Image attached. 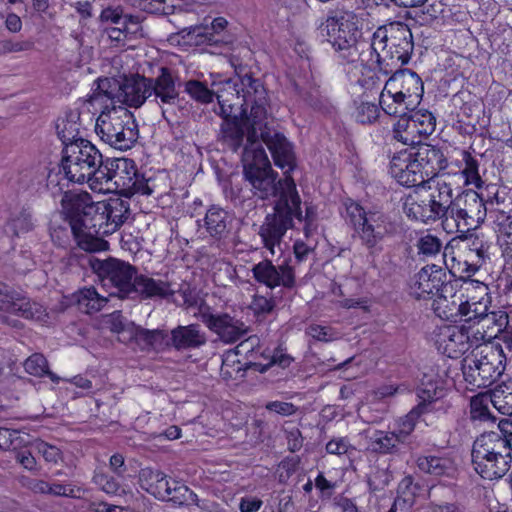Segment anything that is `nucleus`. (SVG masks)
Listing matches in <instances>:
<instances>
[{
  "label": "nucleus",
  "instance_id": "nucleus-27",
  "mask_svg": "<svg viewBox=\"0 0 512 512\" xmlns=\"http://www.w3.org/2000/svg\"><path fill=\"white\" fill-rule=\"evenodd\" d=\"M175 293L176 290L169 281L155 279L144 274H136L129 299H166Z\"/></svg>",
  "mask_w": 512,
  "mask_h": 512
},
{
  "label": "nucleus",
  "instance_id": "nucleus-1",
  "mask_svg": "<svg viewBox=\"0 0 512 512\" xmlns=\"http://www.w3.org/2000/svg\"><path fill=\"white\" fill-rule=\"evenodd\" d=\"M236 76L227 81V90L235 92L240 100L237 104L241 107L242 114L246 115L250 110L252 130L249 132V144L244 152L245 177L251 182L253 188L260 194L271 191L272 179L267 175L270 170V161L267 154L257 141V130L266 125L267 120L272 119L268 113L269 98L263 82L254 78L246 67L235 69Z\"/></svg>",
  "mask_w": 512,
  "mask_h": 512
},
{
  "label": "nucleus",
  "instance_id": "nucleus-11",
  "mask_svg": "<svg viewBox=\"0 0 512 512\" xmlns=\"http://www.w3.org/2000/svg\"><path fill=\"white\" fill-rule=\"evenodd\" d=\"M87 261L102 287L107 290L108 297L126 299L131 296L133 280L137 274L134 266L111 257L100 259L89 256Z\"/></svg>",
  "mask_w": 512,
  "mask_h": 512
},
{
  "label": "nucleus",
  "instance_id": "nucleus-41",
  "mask_svg": "<svg viewBox=\"0 0 512 512\" xmlns=\"http://www.w3.org/2000/svg\"><path fill=\"white\" fill-rule=\"evenodd\" d=\"M416 394L419 399L416 406H422L423 413L428 414L433 411V404L443 397V389L437 383L428 381L417 388Z\"/></svg>",
  "mask_w": 512,
  "mask_h": 512
},
{
  "label": "nucleus",
  "instance_id": "nucleus-42",
  "mask_svg": "<svg viewBox=\"0 0 512 512\" xmlns=\"http://www.w3.org/2000/svg\"><path fill=\"white\" fill-rule=\"evenodd\" d=\"M393 479L392 472L388 467L374 465L367 474V484L370 493L377 495L384 492Z\"/></svg>",
  "mask_w": 512,
  "mask_h": 512
},
{
  "label": "nucleus",
  "instance_id": "nucleus-63",
  "mask_svg": "<svg viewBox=\"0 0 512 512\" xmlns=\"http://www.w3.org/2000/svg\"><path fill=\"white\" fill-rule=\"evenodd\" d=\"M93 481L107 494L116 495L122 490L119 482L113 476L105 473H96Z\"/></svg>",
  "mask_w": 512,
  "mask_h": 512
},
{
  "label": "nucleus",
  "instance_id": "nucleus-8",
  "mask_svg": "<svg viewBox=\"0 0 512 512\" xmlns=\"http://www.w3.org/2000/svg\"><path fill=\"white\" fill-rule=\"evenodd\" d=\"M100 151L88 140L67 145L63 149L62 170L66 178L75 183H89L92 189H97L96 174L103 165Z\"/></svg>",
  "mask_w": 512,
  "mask_h": 512
},
{
  "label": "nucleus",
  "instance_id": "nucleus-23",
  "mask_svg": "<svg viewBox=\"0 0 512 512\" xmlns=\"http://www.w3.org/2000/svg\"><path fill=\"white\" fill-rule=\"evenodd\" d=\"M414 164H416V162L411 152L402 150L392 157L389 173L402 186L418 188L423 185L426 180L420 168L418 166L415 168Z\"/></svg>",
  "mask_w": 512,
  "mask_h": 512
},
{
  "label": "nucleus",
  "instance_id": "nucleus-50",
  "mask_svg": "<svg viewBox=\"0 0 512 512\" xmlns=\"http://www.w3.org/2000/svg\"><path fill=\"white\" fill-rule=\"evenodd\" d=\"M410 115L412 116V122L416 123L423 137H427L435 131L436 118L430 111L416 110L415 108L410 112Z\"/></svg>",
  "mask_w": 512,
  "mask_h": 512
},
{
  "label": "nucleus",
  "instance_id": "nucleus-46",
  "mask_svg": "<svg viewBox=\"0 0 512 512\" xmlns=\"http://www.w3.org/2000/svg\"><path fill=\"white\" fill-rule=\"evenodd\" d=\"M25 371L35 377L48 376L53 382H58L59 378L49 370L48 362L44 355L34 353L24 362Z\"/></svg>",
  "mask_w": 512,
  "mask_h": 512
},
{
  "label": "nucleus",
  "instance_id": "nucleus-20",
  "mask_svg": "<svg viewBox=\"0 0 512 512\" xmlns=\"http://www.w3.org/2000/svg\"><path fill=\"white\" fill-rule=\"evenodd\" d=\"M388 90L396 91L411 103L419 105L424 93L423 82L419 75L410 69L396 68L391 77L386 81Z\"/></svg>",
  "mask_w": 512,
  "mask_h": 512
},
{
  "label": "nucleus",
  "instance_id": "nucleus-3",
  "mask_svg": "<svg viewBox=\"0 0 512 512\" xmlns=\"http://www.w3.org/2000/svg\"><path fill=\"white\" fill-rule=\"evenodd\" d=\"M413 48L411 30L406 24L398 22L392 23L388 28H378L367 46V52L379 71L388 75L409 62Z\"/></svg>",
  "mask_w": 512,
  "mask_h": 512
},
{
  "label": "nucleus",
  "instance_id": "nucleus-56",
  "mask_svg": "<svg viewBox=\"0 0 512 512\" xmlns=\"http://www.w3.org/2000/svg\"><path fill=\"white\" fill-rule=\"evenodd\" d=\"M34 48V42L31 40H16L13 38L0 39V56L11 53H20L30 51Z\"/></svg>",
  "mask_w": 512,
  "mask_h": 512
},
{
  "label": "nucleus",
  "instance_id": "nucleus-31",
  "mask_svg": "<svg viewBox=\"0 0 512 512\" xmlns=\"http://www.w3.org/2000/svg\"><path fill=\"white\" fill-rule=\"evenodd\" d=\"M205 343V333L198 324L179 325L170 331V347L177 351L198 349Z\"/></svg>",
  "mask_w": 512,
  "mask_h": 512
},
{
  "label": "nucleus",
  "instance_id": "nucleus-22",
  "mask_svg": "<svg viewBox=\"0 0 512 512\" xmlns=\"http://www.w3.org/2000/svg\"><path fill=\"white\" fill-rule=\"evenodd\" d=\"M95 203L88 192L68 191L64 193L61 199L62 212L69 220L75 236L79 235L82 220L89 216V208L93 207Z\"/></svg>",
  "mask_w": 512,
  "mask_h": 512
},
{
  "label": "nucleus",
  "instance_id": "nucleus-37",
  "mask_svg": "<svg viewBox=\"0 0 512 512\" xmlns=\"http://www.w3.org/2000/svg\"><path fill=\"white\" fill-rule=\"evenodd\" d=\"M141 487L158 499H166L167 489H169V480L166 475L151 468L141 469L139 473Z\"/></svg>",
  "mask_w": 512,
  "mask_h": 512
},
{
  "label": "nucleus",
  "instance_id": "nucleus-43",
  "mask_svg": "<svg viewBox=\"0 0 512 512\" xmlns=\"http://www.w3.org/2000/svg\"><path fill=\"white\" fill-rule=\"evenodd\" d=\"M422 415H425L423 413V407L415 406L405 416L400 417L396 421V427L393 431L403 443H405L408 437L413 433Z\"/></svg>",
  "mask_w": 512,
  "mask_h": 512
},
{
  "label": "nucleus",
  "instance_id": "nucleus-62",
  "mask_svg": "<svg viewBox=\"0 0 512 512\" xmlns=\"http://www.w3.org/2000/svg\"><path fill=\"white\" fill-rule=\"evenodd\" d=\"M275 303L271 297L255 294L249 308L256 316H265L272 312Z\"/></svg>",
  "mask_w": 512,
  "mask_h": 512
},
{
  "label": "nucleus",
  "instance_id": "nucleus-53",
  "mask_svg": "<svg viewBox=\"0 0 512 512\" xmlns=\"http://www.w3.org/2000/svg\"><path fill=\"white\" fill-rule=\"evenodd\" d=\"M185 91L195 101L207 104L213 101L214 92L204 83L197 80H189L185 83Z\"/></svg>",
  "mask_w": 512,
  "mask_h": 512
},
{
  "label": "nucleus",
  "instance_id": "nucleus-45",
  "mask_svg": "<svg viewBox=\"0 0 512 512\" xmlns=\"http://www.w3.org/2000/svg\"><path fill=\"white\" fill-rule=\"evenodd\" d=\"M105 205V215L108 218L110 230L115 232L128 218V203L121 199H114L110 202H105Z\"/></svg>",
  "mask_w": 512,
  "mask_h": 512
},
{
  "label": "nucleus",
  "instance_id": "nucleus-12",
  "mask_svg": "<svg viewBox=\"0 0 512 512\" xmlns=\"http://www.w3.org/2000/svg\"><path fill=\"white\" fill-rule=\"evenodd\" d=\"M494 435L483 433L473 443L471 457L475 471L484 479L503 477L510 469L512 457L504 454Z\"/></svg>",
  "mask_w": 512,
  "mask_h": 512
},
{
  "label": "nucleus",
  "instance_id": "nucleus-19",
  "mask_svg": "<svg viewBox=\"0 0 512 512\" xmlns=\"http://www.w3.org/2000/svg\"><path fill=\"white\" fill-rule=\"evenodd\" d=\"M252 274L257 282L270 289L278 286L293 289L296 285L294 268L287 261L275 266L270 260H262L253 266Z\"/></svg>",
  "mask_w": 512,
  "mask_h": 512
},
{
  "label": "nucleus",
  "instance_id": "nucleus-13",
  "mask_svg": "<svg viewBox=\"0 0 512 512\" xmlns=\"http://www.w3.org/2000/svg\"><path fill=\"white\" fill-rule=\"evenodd\" d=\"M178 78L168 67H160L156 77H148L150 102L160 109L164 119L171 121L176 117L180 107V91Z\"/></svg>",
  "mask_w": 512,
  "mask_h": 512
},
{
  "label": "nucleus",
  "instance_id": "nucleus-58",
  "mask_svg": "<svg viewBox=\"0 0 512 512\" xmlns=\"http://www.w3.org/2000/svg\"><path fill=\"white\" fill-rule=\"evenodd\" d=\"M326 452L331 455H351L356 450L348 437H333L326 444Z\"/></svg>",
  "mask_w": 512,
  "mask_h": 512
},
{
  "label": "nucleus",
  "instance_id": "nucleus-18",
  "mask_svg": "<svg viewBox=\"0 0 512 512\" xmlns=\"http://www.w3.org/2000/svg\"><path fill=\"white\" fill-rule=\"evenodd\" d=\"M271 120L272 119L267 120L266 125L257 130V141L261 144L259 141L260 136L261 140L270 150L275 165L281 169H286L285 174H287L292 171L295 166V156L292 145L283 134L269 127Z\"/></svg>",
  "mask_w": 512,
  "mask_h": 512
},
{
  "label": "nucleus",
  "instance_id": "nucleus-25",
  "mask_svg": "<svg viewBox=\"0 0 512 512\" xmlns=\"http://www.w3.org/2000/svg\"><path fill=\"white\" fill-rule=\"evenodd\" d=\"M446 273L436 265L423 267L414 278L411 294L417 299H427L438 295L445 284Z\"/></svg>",
  "mask_w": 512,
  "mask_h": 512
},
{
  "label": "nucleus",
  "instance_id": "nucleus-28",
  "mask_svg": "<svg viewBox=\"0 0 512 512\" xmlns=\"http://www.w3.org/2000/svg\"><path fill=\"white\" fill-rule=\"evenodd\" d=\"M480 297H471L461 302L458 306V314L466 323L479 324L484 322L488 310L491 308L492 297L489 294L488 286L477 282Z\"/></svg>",
  "mask_w": 512,
  "mask_h": 512
},
{
  "label": "nucleus",
  "instance_id": "nucleus-17",
  "mask_svg": "<svg viewBox=\"0 0 512 512\" xmlns=\"http://www.w3.org/2000/svg\"><path fill=\"white\" fill-rule=\"evenodd\" d=\"M13 313L25 319L40 321L46 317V309L39 303L22 296L6 284L0 282V318Z\"/></svg>",
  "mask_w": 512,
  "mask_h": 512
},
{
  "label": "nucleus",
  "instance_id": "nucleus-35",
  "mask_svg": "<svg viewBox=\"0 0 512 512\" xmlns=\"http://www.w3.org/2000/svg\"><path fill=\"white\" fill-rule=\"evenodd\" d=\"M370 449L381 455L400 453V445L404 444L394 431L374 430L367 435Z\"/></svg>",
  "mask_w": 512,
  "mask_h": 512
},
{
  "label": "nucleus",
  "instance_id": "nucleus-49",
  "mask_svg": "<svg viewBox=\"0 0 512 512\" xmlns=\"http://www.w3.org/2000/svg\"><path fill=\"white\" fill-rule=\"evenodd\" d=\"M499 432L491 431L490 434L494 435L495 442L504 454H509L512 457V421L502 419L498 423Z\"/></svg>",
  "mask_w": 512,
  "mask_h": 512
},
{
  "label": "nucleus",
  "instance_id": "nucleus-61",
  "mask_svg": "<svg viewBox=\"0 0 512 512\" xmlns=\"http://www.w3.org/2000/svg\"><path fill=\"white\" fill-rule=\"evenodd\" d=\"M417 491L418 486L414 483L413 477L411 475H407L398 484L397 498L405 501L409 499L410 506H413Z\"/></svg>",
  "mask_w": 512,
  "mask_h": 512
},
{
  "label": "nucleus",
  "instance_id": "nucleus-54",
  "mask_svg": "<svg viewBox=\"0 0 512 512\" xmlns=\"http://www.w3.org/2000/svg\"><path fill=\"white\" fill-rule=\"evenodd\" d=\"M7 227L15 236L31 231L33 228L31 212L27 209L21 210L9 220Z\"/></svg>",
  "mask_w": 512,
  "mask_h": 512
},
{
  "label": "nucleus",
  "instance_id": "nucleus-32",
  "mask_svg": "<svg viewBox=\"0 0 512 512\" xmlns=\"http://www.w3.org/2000/svg\"><path fill=\"white\" fill-rule=\"evenodd\" d=\"M70 302L86 314H92L100 311L108 302V296L99 294L95 287H84L74 292L70 297Z\"/></svg>",
  "mask_w": 512,
  "mask_h": 512
},
{
  "label": "nucleus",
  "instance_id": "nucleus-4",
  "mask_svg": "<svg viewBox=\"0 0 512 512\" xmlns=\"http://www.w3.org/2000/svg\"><path fill=\"white\" fill-rule=\"evenodd\" d=\"M356 14L352 11H336L328 16L321 26L323 36L338 53L340 59L348 64L363 63V54L370 43L358 42L359 30Z\"/></svg>",
  "mask_w": 512,
  "mask_h": 512
},
{
  "label": "nucleus",
  "instance_id": "nucleus-30",
  "mask_svg": "<svg viewBox=\"0 0 512 512\" xmlns=\"http://www.w3.org/2000/svg\"><path fill=\"white\" fill-rule=\"evenodd\" d=\"M148 77L135 75L121 81L120 106L139 108L150 101Z\"/></svg>",
  "mask_w": 512,
  "mask_h": 512
},
{
  "label": "nucleus",
  "instance_id": "nucleus-15",
  "mask_svg": "<svg viewBox=\"0 0 512 512\" xmlns=\"http://www.w3.org/2000/svg\"><path fill=\"white\" fill-rule=\"evenodd\" d=\"M484 338V332H474L471 327L465 325H444L439 328L436 343L448 357L458 358L469 349L477 348Z\"/></svg>",
  "mask_w": 512,
  "mask_h": 512
},
{
  "label": "nucleus",
  "instance_id": "nucleus-40",
  "mask_svg": "<svg viewBox=\"0 0 512 512\" xmlns=\"http://www.w3.org/2000/svg\"><path fill=\"white\" fill-rule=\"evenodd\" d=\"M136 341L143 345L145 350L164 351L170 348V334L161 329H138L135 334Z\"/></svg>",
  "mask_w": 512,
  "mask_h": 512
},
{
  "label": "nucleus",
  "instance_id": "nucleus-48",
  "mask_svg": "<svg viewBox=\"0 0 512 512\" xmlns=\"http://www.w3.org/2000/svg\"><path fill=\"white\" fill-rule=\"evenodd\" d=\"M464 167L461 170V174L464 177L465 185H473L476 188H481L483 180L479 174V162L471 155V153L463 152Z\"/></svg>",
  "mask_w": 512,
  "mask_h": 512
},
{
  "label": "nucleus",
  "instance_id": "nucleus-34",
  "mask_svg": "<svg viewBox=\"0 0 512 512\" xmlns=\"http://www.w3.org/2000/svg\"><path fill=\"white\" fill-rule=\"evenodd\" d=\"M379 104L386 114L398 117V119L409 114L418 106L410 105L411 103L408 99L398 94L396 91L390 92L387 86H384L380 94Z\"/></svg>",
  "mask_w": 512,
  "mask_h": 512
},
{
  "label": "nucleus",
  "instance_id": "nucleus-47",
  "mask_svg": "<svg viewBox=\"0 0 512 512\" xmlns=\"http://www.w3.org/2000/svg\"><path fill=\"white\" fill-rule=\"evenodd\" d=\"M492 395H476L470 401V418L472 420L490 421L495 418L489 410V403L492 404Z\"/></svg>",
  "mask_w": 512,
  "mask_h": 512
},
{
  "label": "nucleus",
  "instance_id": "nucleus-51",
  "mask_svg": "<svg viewBox=\"0 0 512 512\" xmlns=\"http://www.w3.org/2000/svg\"><path fill=\"white\" fill-rule=\"evenodd\" d=\"M166 499L173 501L177 504H183L188 500L193 502L197 501V495L191 491L186 485L180 484L179 482L169 480V489H167Z\"/></svg>",
  "mask_w": 512,
  "mask_h": 512
},
{
  "label": "nucleus",
  "instance_id": "nucleus-10",
  "mask_svg": "<svg viewBox=\"0 0 512 512\" xmlns=\"http://www.w3.org/2000/svg\"><path fill=\"white\" fill-rule=\"evenodd\" d=\"M486 215L484 199L477 192L467 190L455 198L451 195V203L442 224L449 232L465 235L478 228L485 221Z\"/></svg>",
  "mask_w": 512,
  "mask_h": 512
},
{
  "label": "nucleus",
  "instance_id": "nucleus-5",
  "mask_svg": "<svg viewBox=\"0 0 512 512\" xmlns=\"http://www.w3.org/2000/svg\"><path fill=\"white\" fill-rule=\"evenodd\" d=\"M96 176L98 190L114 189L127 197L134 194L150 196L156 192L155 181L140 175L132 159L108 158Z\"/></svg>",
  "mask_w": 512,
  "mask_h": 512
},
{
  "label": "nucleus",
  "instance_id": "nucleus-38",
  "mask_svg": "<svg viewBox=\"0 0 512 512\" xmlns=\"http://www.w3.org/2000/svg\"><path fill=\"white\" fill-rule=\"evenodd\" d=\"M80 115L78 112H69L56 122V132L64 148L72 143L84 140L80 136Z\"/></svg>",
  "mask_w": 512,
  "mask_h": 512
},
{
  "label": "nucleus",
  "instance_id": "nucleus-36",
  "mask_svg": "<svg viewBox=\"0 0 512 512\" xmlns=\"http://www.w3.org/2000/svg\"><path fill=\"white\" fill-rule=\"evenodd\" d=\"M416 463L421 472L433 476L453 477L456 472L454 461L446 456H420Z\"/></svg>",
  "mask_w": 512,
  "mask_h": 512
},
{
  "label": "nucleus",
  "instance_id": "nucleus-39",
  "mask_svg": "<svg viewBox=\"0 0 512 512\" xmlns=\"http://www.w3.org/2000/svg\"><path fill=\"white\" fill-rule=\"evenodd\" d=\"M394 138L404 145L414 146L422 144V133L416 123L412 122V116L409 114L397 120L393 129Z\"/></svg>",
  "mask_w": 512,
  "mask_h": 512
},
{
  "label": "nucleus",
  "instance_id": "nucleus-44",
  "mask_svg": "<svg viewBox=\"0 0 512 512\" xmlns=\"http://www.w3.org/2000/svg\"><path fill=\"white\" fill-rule=\"evenodd\" d=\"M490 217L498 241L512 240V211L494 209L490 211Z\"/></svg>",
  "mask_w": 512,
  "mask_h": 512
},
{
  "label": "nucleus",
  "instance_id": "nucleus-29",
  "mask_svg": "<svg viewBox=\"0 0 512 512\" xmlns=\"http://www.w3.org/2000/svg\"><path fill=\"white\" fill-rule=\"evenodd\" d=\"M93 93L88 101L99 105L102 111H111L120 106L121 81L114 78H99L94 83Z\"/></svg>",
  "mask_w": 512,
  "mask_h": 512
},
{
  "label": "nucleus",
  "instance_id": "nucleus-59",
  "mask_svg": "<svg viewBox=\"0 0 512 512\" xmlns=\"http://www.w3.org/2000/svg\"><path fill=\"white\" fill-rule=\"evenodd\" d=\"M441 241L436 236L427 234L417 242L418 253L426 257L437 255L441 250Z\"/></svg>",
  "mask_w": 512,
  "mask_h": 512
},
{
  "label": "nucleus",
  "instance_id": "nucleus-26",
  "mask_svg": "<svg viewBox=\"0 0 512 512\" xmlns=\"http://www.w3.org/2000/svg\"><path fill=\"white\" fill-rule=\"evenodd\" d=\"M411 154L416 162L415 168L418 165L426 181L443 179L438 177V173L446 167L447 160L439 148L422 143Z\"/></svg>",
  "mask_w": 512,
  "mask_h": 512
},
{
  "label": "nucleus",
  "instance_id": "nucleus-14",
  "mask_svg": "<svg viewBox=\"0 0 512 512\" xmlns=\"http://www.w3.org/2000/svg\"><path fill=\"white\" fill-rule=\"evenodd\" d=\"M89 216L82 221L79 235V246L89 252L104 251L108 249V242L101 237L114 233L110 230L108 218L106 217V205L104 201L96 202L89 208Z\"/></svg>",
  "mask_w": 512,
  "mask_h": 512
},
{
  "label": "nucleus",
  "instance_id": "nucleus-55",
  "mask_svg": "<svg viewBox=\"0 0 512 512\" xmlns=\"http://www.w3.org/2000/svg\"><path fill=\"white\" fill-rule=\"evenodd\" d=\"M465 236V238L468 240V247L471 254V259L473 258L472 255L474 254L478 262L484 263L486 259L489 258V249L490 244L487 241H484L483 237H480L478 235H460L459 237L462 238Z\"/></svg>",
  "mask_w": 512,
  "mask_h": 512
},
{
  "label": "nucleus",
  "instance_id": "nucleus-24",
  "mask_svg": "<svg viewBox=\"0 0 512 512\" xmlns=\"http://www.w3.org/2000/svg\"><path fill=\"white\" fill-rule=\"evenodd\" d=\"M252 130V121L250 115L246 117V120H240L236 116L232 120L223 121L221 124V140L222 142L232 151L237 152L243 147L241 162L243 166V178L245 179V164H244V152L247 148L249 141V132Z\"/></svg>",
  "mask_w": 512,
  "mask_h": 512
},
{
  "label": "nucleus",
  "instance_id": "nucleus-64",
  "mask_svg": "<svg viewBox=\"0 0 512 512\" xmlns=\"http://www.w3.org/2000/svg\"><path fill=\"white\" fill-rule=\"evenodd\" d=\"M484 322L487 324V328H490V325L497 329V332L503 331L508 323L509 317L506 311L497 309V310H488L487 316L484 319Z\"/></svg>",
  "mask_w": 512,
  "mask_h": 512
},
{
  "label": "nucleus",
  "instance_id": "nucleus-60",
  "mask_svg": "<svg viewBox=\"0 0 512 512\" xmlns=\"http://www.w3.org/2000/svg\"><path fill=\"white\" fill-rule=\"evenodd\" d=\"M295 90L309 106L318 107L320 105V91L316 83L309 84L308 86L295 83Z\"/></svg>",
  "mask_w": 512,
  "mask_h": 512
},
{
  "label": "nucleus",
  "instance_id": "nucleus-21",
  "mask_svg": "<svg viewBox=\"0 0 512 512\" xmlns=\"http://www.w3.org/2000/svg\"><path fill=\"white\" fill-rule=\"evenodd\" d=\"M202 322L225 343H234L243 337L248 329L245 324L227 313H201Z\"/></svg>",
  "mask_w": 512,
  "mask_h": 512
},
{
  "label": "nucleus",
  "instance_id": "nucleus-2",
  "mask_svg": "<svg viewBox=\"0 0 512 512\" xmlns=\"http://www.w3.org/2000/svg\"><path fill=\"white\" fill-rule=\"evenodd\" d=\"M268 170V168L266 169ZM267 175L272 179L271 191L258 193L253 188L251 182L245 178V186L232 194L239 201H245L251 197L260 200H267L275 197L273 212L266 215L262 225L259 227L260 236L264 247L275 255L276 248L281 251V243L286 232L294 226V219L302 220L301 198L298 194L296 184L291 176H285L284 179L277 180L278 174L270 166Z\"/></svg>",
  "mask_w": 512,
  "mask_h": 512
},
{
  "label": "nucleus",
  "instance_id": "nucleus-6",
  "mask_svg": "<svg viewBox=\"0 0 512 512\" xmlns=\"http://www.w3.org/2000/svg\"><path fill=\"white\" fill-rule=\"evenodd\" d=\"M453 189L445 179L426 181L409 195L404 203V213L410 219L423 223L442 220L451 203Z\"/></svg>",
  "mask_w": 512,
  "mask_h": 512
},
{
  "label": "nucleus",
  "instance_id": "nucleus-9",
  "mask_svg": "<svg viewBox=\"0 0 512 512\" xmlns=\"http://www.w3.org/2000/svg\"><path fill=\"white\" fill-rule=\"evenodd\" d=\"M95 132L109 146L126 151L137 141L138 125L128 109L118 106V109L101 112L96 121Z\"/></svg>",
  "mask_w": 512,
  "mask_h": 512
},
{
  "label": "nucleus",
  "instance_id": "nucleus-7",
  "mask_svg": "<svg viewBox=\"0 0 512 512\" xmlns=\"http://www.w3.org/2000/svg\"><path fill=\"white\" fill-rule=\"evenodd\" d=\"M507 355L501 345L480 344L462 362L465 381L476 388H486L505 371Z\"/></svg>",
  "mask_w": 512,
  "mask_h": 512
},
{
  "label": "nucleus",
  "instance_id": "nucleus-33",
  "mask_svg": "<svg viewBox=\"0 0 512 512\" xmlns=\"http://www.w3.org/2000/svg\"><path fill=\"white\" fill-rule=\"evenodd\" d=\"M231 217L228 212L218 206H211L204 217V227L214 239L225 238L229 233Z\"/></svg>",
  "mask_w": 512,
  "mask_h": 512
},
{
  "label": "nucleus",
  "instance_id": "nucleus-16",
  "mask_svg": "<svg viewBox=\"0 0 512 512\" xmlns=\"http://www.w3.org/2000/svg\"><path fill=\"white\" fill-rule=\"evenodd\" d=\"M394 232L395 225L389 215L381 211H368V216L355 234L361 244L373 254L382 250L381 242Z\"/></svg>",
  "mask_w": 512,
  "mask_h": 512
},
{
  "label": "nucleus",
  "instance_id": "nucleus-57",
  "mask_svg": "<svg viewBox=\"0 0 512 512\" xmlns=\"http://www.w3.org/2000/svg\"><path fill=\"white\" fill-rule=\"evenodd\" d=\"M380 115L377 104L371 102H361L355 111V118L361 124H372Z\"/></svg>",
  "mask_w": 512,
  "mask_h": 512
},
{
  "label": "nucleus",
  "instance_id": "nucleus-52",
  "mask_svg": "<svg viewBox=\"0 0 512 512\" xmlns=\"http://www.w3.org/2000/svg\"><path fill=\"white\" fill-rule=\"evenodd\" d=\"M342 215L345 221L353 227L355 232L368 216V212L358 203L348 200L344 203V212Z\"/></svg>",
  "mask_w": 512,
  "mask_h": 512
}]
</instances>
